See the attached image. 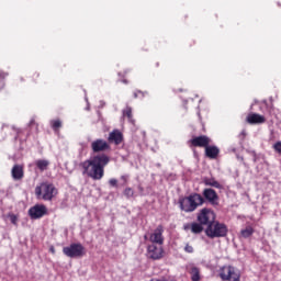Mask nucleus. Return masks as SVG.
Returning <instances> with one entry per match:
<instances>
[{
    "instance_id": "1",
    "label": "nucleus",
    "mask_w": 281,
    "mask_h": 281,
    "mask_svg": "<svg viewBox=\"0 0 281 281\" xmlns=\"http://www.w3.org/2000/svg\"><path fill=\"white\" fill-rule=\"evenodd\" d=\"M90 148L94 156L86 159L79 164L81 175L92 179L93 181H101L105 175V168L111 162V157L105 153H110L111 145L103 138H97L90 143Z\"/></svg>"
},
{
    "instance_id": "2",
    "label": "nucleus",
    "mask_w": 281,
    "mask_h": 281,
    "mask_svg": "<svg viewBox=\"0 0 281 281\" xmlns=\"http://www.w3.org/2000/svg\"><path fill=\"white\" fill-rule=\"evenodd\" d=\"M204 204V198L202 196V194L196 192L190 193L189 195L180 198L178 200L180 211L187 214L195 212L199 207L203 206Z\"/></svg>"
},
{
    "instance_id": "3",
    "label": "nucleus",
    "mask_w": 281,
    "mask_h": 281,
    "mask_svg": "<svg viewBox=\"0 0 281 281\" xmlns=\"http://www.w3.org/2000/svg\"><path fill=\"white\" fill-rule=\"evenodd\" d=\"M36 199L44 202H52L58 195V189L54 183L45 181L35 188Z\"/></svg>"
},
{
    "instance_id": "4",
    "label": "nucleus",
    "mask_w": 281,
    "mask_h": 281,
    "mask_svg": "<svg viewBox=\"0 0 281 281\" xmlns=\"http://www.w3.org/2000/svg\"><path fill=\"white\" fill-rule=\"evenodd\" d=\"M228 234V228L224 223L213 222L205 228V236L210 239L224 238Z\"/></svg>"
},
{
    "instance_id": "5",
    "label": "nucleus",
    "mask_w": 281,
    "mask_h": 281,
    "mask_svg": "<svg viewBox=\"0 0 281 281\" xmlns=\"http://www.w3.org/2000/svg\"><path fill=\"white\" fill-rule=\"evenodd\" d=\"M217 274L222 281H240V272L231 265L222 266Z\"/></svg>"
},
{
    "instance_id": "6",
    "label": "nucleus",
    "mask_w": 281,
    "mask_h": 281,
    "mask_svg": "<svg viewBox=\"0 0 281 281\" xmlns=\"http://www.w3.org/2000/svg\"><path fill=\"white\" fill-rule=\"evenodd\" d=\"M63 252L70 259L82 258L87 255L86 248L80 243H74L63 248Z\"/></svg>"
},
{
    "instance_id": "7",
    "label": "nucleus",
    "mask_w": 281,
    "mask_h": 281,
    "mask_svg": "<svg viewBox=\"0 0 281 281\" xmlns=\"http://www.w3.org/2000/svg\"><path fill=\"white\" fill-rule=\"evenodd\" d=\"M216 220V215L213 210L204 207L196 214V222L203 226L209 227Z\"/></svg>"
},
{
    "instance_id": "8",
    "label": "nucleus",
    "mask_w": 281,
    "mask_h": 281,
    "mask_svg": "<svg viewBox=\"0 0 281 281\" xmlns=\"http://www.w3.org/2000/svg\"><path fill=\"white\" fill-rule=\"evenodd\" d=\"M165 250L162 245L149 244L147 245V259L159 261L164 258Z\"/></svg>"
},
{
    "instance_id": "9",
    "label": "nucleus",
    "mask_w": 281,
    "mask_h": 281,
    "mask_svg": "<svg viewBox=\"0 0 281 281\" xmlns=\"http://www.w3.org/2000/svg\"><path fill=\"white\" fill-rule=\"evenodd\" d=\"M201 196L204 200V202L206 201L210 205L218 206L220 195L214 189L212 188L203 189Z\"/></svg>"
},
{
    "instance_id": "10",
    "label": "nucleus",
    "mask_w": 281,
    "mask_h": 281,
    "mask_svg": "<svg viewBox=\"0 0 281 281\" xmlns=\"http://www.w3.org/2000/svg\"><path fill=\"white\" fill-rule=\"evenodd\" d=\"M48 215V209L45 204H36L32 206L29 211V216L33 221H37Z\"/></svg>"
},
{
    "instance_id": "11",
    "label": "nucleus",
    "mask_w": 281,
    "mask_h": 281,
    "mask_svg": "<svg viewBox=\"0 0 281 281\" xmlns=\"http://www.w3.org/2000/svg\"><path fill=\"white\" fill-rule=\"evenodd\" d=\"M212 144V138L206 135L194 136L189 140V145L193 148H206Z\"/></svg>"
},
{
    "instance_id": "12",
    "label": "nucleus",
    "mask_w": 281,
    "mask_h": 281,
    "mask_svg": "<svg viewBox=\"0 0 281 281\" xmlns=\"http://www.w3.org/2000/svg\"><path fill=\"white\" fill-rule=\"evenodd\" d=\"M164 232H165L164 226L158 225V227L154 229V233L149 235V243H151V245L164 246V243H165Z\"/></svg>"
},
{
    "instance_id": "13",
    "label": "nucleus",
    "mask_w": 281,
    "mask_h": 281,
    "mask_svg": "<svg viewBox=\"0 0 281 281\" xmlns=\"http://www.w3.org/2000/svg\"><path fill=\"white\" fill-rule=\"evenodd\" d=\"M221 149L215 145H207L206 148H204V156L205 158L210 160H216L220 156Z\"/></svg>"
},
{
    "instance_id": "14",
    "label": "nucleus",
    "mask_w": 281,
    "mask_h": 281,
    "mask_svg": "<svg viewBox=\"0 0 281 281\" xmlns=\"http://www.w3.org/2000/svg\"><path fill=\"white\" fill-rule=\"evenodd\" d=\"M123 139H124L123 134L119 130H114L110 132V135L108 136V142H110V144H116V146H120Z\"/></svg>"
},
{
    "instance_id": "15",
    "label": "nucleus",
    "mask_w": 281,
    "mask_h": 281,
    "mask_svg": "<svg viewBox=\"0 0 281 281\" xmlns=\"http://www.w3.org/2000/svg\"><path fill=\"white\" fill-rule=\"evenodd\" d=\"M247 124H265L267 122L263 115L258 113H249L246 117Z\"/></svg>"
},
{
    "instance_id": "16",
    "label": "nucleus",
    "mask_w": 281,
    "mask_h": 281,
    "mask_svg": "<svg viewBox=\"0 0 281 281\" xmlns=\"http://www.w3.org/2000/svg\"><path fill=\"white\" fill-rule=\"evenodd\" d=\"M202 183L204 184V187H210L216 190H223V184L213 177L202 178Z\"/></svg>"
},
{
    "instance_id": "17",
    "label": "nucleus",
    "mask_w": 281,
    "mask_h": 281,
    "mask_svg": "<svg viewBox=\"0 0 281 281\" xmlns=\"http://www.w3.org/2000/svg\"><path fill=\"white\" fill-rule=\"evenodd\" d=\"M12 178L14 181H21L24 179V167L22 165H14L12 169Z\"/></svg>"
},
{
    "instance_id": "18",
    "label": "nucleus",
    "mask_w": 281,
    "mask_h": 281,
    "mask_svg": "<svg viewBox=\"0 0 281 281\" xmlns=\"http://www.w3.org/2000/svg\"><path fill=\"white\" fill-rule=\"evenodd\" d=\"M193 235H200L203 233L204 227L201 223L193 222L187 226H184V229H189Z\"/></svg>"
},
{
    "instance_id": "19",
    "label": "nucleus",
    "mask_w": 281,
    "mask_h": 281,
    "mask_svg": "<svg viewBox=\"0 0 281 281\" xmlns=\"http://www.w3.org/2000/svg\"><path fill=\"white\" fill-rule=\"evenodd\" d=\"M35 166L41 172H45L48 170L50 162L49 160H46V159H38L35 161Z\"/></svg>"
},
{
    "instance_id": "20",
    "label": "nucleus",
    "mask_w": 281,
    "mask_h": 281,
    "mask_svg": "<svg viewBox=\"0 0 281 281\" xmlns=\"http://www.w3.org/2000/svg\"><path fill=\"white\" fill-rule=\"evenodd\" d=\"M255 234V229L252 226H246L240 231V237L244 239L250 238Z\"/></svg>"
},
{
    "instance_id": "21",
    "label": "nucleus",
    "mask_w": 281,
    "mask_h": 281,
    "mask_svg": "<svg viewBox=\"0 0 281 281\" xmlns=\"http://www.w3.org/2000/svg\"><path fill=\"white\" fill-rule=\"evenodd\" d=\"M123 117H126L130 124H135V120L133 119V109L131 106L123 109Z\"/></svg>"
},
{
    "instance_id": "22",
    "label": "nucleus",
    "mask_w": 281,
    "mask_h": 281,
    "mask_svg": "<svg viewBox=\"0 0 281 281\" xmlns=\"http://www.w3.org/2000/svg\"><path fill=\"white\" fill-rule=\"evenodd\" d=\"M190 274H191V281H200L201 280L199 268L192 267Z\"/></svg>"
},
{
    "instance_id": "23",
    "label": "nucleus",
    "mask_w": 281,
    "mask_h": 281,
    "mask_svg": "<svg viewBox=\"0 0 281 281\" xmlns=\"http://www.w3.org/2000/svg\"><path fill=\"white\" fill-rule=\"evenodd\" d=\"M8 72L0 71V91L5 89V78H8Z\"/></svg>"
},
{
    "instance_id": "24",
    "label": "nucleus",
    "mask_w": 281,
    "mask_h": 281,
    "mask_svg": "<svg viewBox=\"0 0 281 281\" xmlns=\"http://www.w3.org/2000/svg\"><path fill=\"white\" fill-rule=\"evenodd\" d=\"M63 123L60 120H54L52 121V128L53 131H55L57 133V131H59V128H61Z\"/></svg>"
},
{
    "instance_id": "25",
    "label": "nucleus",
    "mask_w": 281,
    "mask_h": 281,
    "mask_svg": "<svg viewBox=\"0 0 281 281\" xmlns=\"http://www.w3.org/2000/svg\"><path fill=\"white\" fill-rule=\"evenodd\" d=\"M135 192L132 188H125L123 191V195H125L127 199H132L134 196Z\"/></svg>"
},
{
    "instance_id": "26",
    "label": "nucleus",
    "mask_w": 281,
    "mask_h": 281,
    "mask_svg": "<svg viewBox=\"0 0 281 281\" xmlns=\"http://www.w3.org/2000/svg\"><path fill=\"white\" fill-rule=\"evenodd\" d=\"M8 217L10 218L11 223L14 225V226H18V221H19V216L13 214V213H10L8 215Z\"/></svg>"
},
{
    "instance_id": "27",
    "label": "nucleus",
    "mask_w": 281,
    "mask_h": 281,
    "mask_svg": "<svg viewBox=\"0 0 281 281\" xmlns=\"http://www.w3.org/2000/svg\"><path fill=\"white\" fill-rule=\"evenodd\" d=\"M272 148L276 153H278V155L281 156V140H278L277 143H274L272 145Z\"/></svg>"
},
{
    "instance_id": "28",
    "label": "nucleus",
    "mask_w": 281,
    "mask_h": 281,
    "mask_svg": "<svg viewBox=\"0 0 281 281\" xmlns=\"http://www.w3.org/2000/svg\"><path fill=\"white\" fill-rule=\"evenodd\" d=\"M30 128H31V131L35 130V133H38V124L36 123L35 120H32L30 122Z\"/></svg>"
},
{
    "instance_id": "29",
    "label": "nucleus",
    "mask_w": 281,
    "mask_h": 281,
    "mask_svg": "<svg viewBox=\"0 0 281 281\" xmlns=\"http://www.w3.org/2000/svg\"><path fill=\"white\" fill-rule=\"evenodd\" d=\"M183 251L186 254H193L194 252V248L193 246H191L190 244H186L184 248H183Z\"/></svg>"
},
{
    "instance_id": "30",
    "label": "nucleus",
    "mask_w": 281,
    "mask_h": 281,
    "mask_svg": "<svg viewBox=\"0 0 281 281\" xmlns=\"http://www.w3.org/2000/svg\"><path fill=\"white\" fill-rule=\"evenodd\" d=\"M40 78H41V74L37 72V71H35V72L33 74V76H32L33 82H38Z\"/></svg>"
},
{
    "instance_id": "31",
    "label": "nucleus",
    "mask_w": 281,
    "mask_h": 281,
    "mask_svg": "<svg viewBox=\"0 0 281 281\" xmlns=\"http://www.w3.org/2000/svg\"><path fill=\"white\" fill-rule=\"evenodd\" d=\"M109 183H110V187L117 188V179L112 178L110 179Z\"/></svg>"
},
{
    "instance_id": "32",
    "label": "nucleus",
    "mask_w": 281,
    "mask_h": 281,
    "mask_svg": "<svg viewBox=\"0 0 281 281\" xmlns=\"http://www.w3.org/2000/svg\"><path fill=\"white\" fill-rule=\"evenodd\" d=\"M137 93H138V99H143V98H145V95H146V92H144V91H140V90H137Z\"/></svg>"
},
{
    "instance_id": "33",
    "label": "nucleus",
    "mask_w": 281,
    "mask_h": 281,
    "mask_svg": "<svg viewBox=\"0 0 281 281\" xmlns=\"http://www.w3.org/2000/svg\"><path fill=\"white\" fill-rule=\"evenodd\" d=\"M49 251H50L53 255L56 254V250H55L54 246L50 247Z\"/></svg>"
},
{
    "instance_id": "34",
    "label": "nucleus",
    "mask_w": 281,
    "mask_h": 281,
    "mask_svg": "<svg viewBox=\"0 0 281 281\" xmlns=\"http://www.w3.org/2000/svg\"><path fill=\"white\" fill-rule=\"evenodd\" d=\"M134 98H139V94H138V92H137V90L136 91H134Z\"/></svg>"
},
{
    "instance_id": "35",
    "label": "nucleus",
    "mask_w": 281,
    "mask_h": 281,
    "mask_svg": "<svg viewBox=\"0 0 281 281\" xmlns=\"http://www.w3.org/2000/svg\"><path fill=\"white\" fill-rule=\"evenodd\" d=\"M151 281H167V280H161V279H151Z\"/></svg>"
},
{
    "instance_id": "36",
    "label": "nucleus",
    "mask_w": 281,
    "mask_h": 281,
    "mask_svg": "<svg viewBox=\"0 0 281 281\" xmlns=\"http://www.w3.org/2000/svg\"><path fill=\"white\" fill-rule=\"evenodd\" d=\"M123 82H125V85H128V81H127V80H123Z\"/></svg>"
},
{
    "instance_id": "37",
    "label": "nucleus",
    "mask_w": 281,
    "mask_h": 281,
    "mask_svg": "<svg viewBox=\"0 0 281 281\" xmlns=\"http://www.w3.org/2000/svg\"><path fill=\"white\" fill-rule=\"evenodd\" d=\"M159 65H160L159 63H156V67H159Z\"/></svg>"
},
{
    "instance_id": "38",
    "label": "nucleus",
    "mask_w": 281,
    "mask_h": 281,
    "mask_svg": "<svg viewBox=\"0 0 281 281\" xmlns=\"http://www.w3.org/2000/svg\"><path fill=\"white\" fill-rule=\"evenodd\" d=\"M121 179L125 180V177L123 176V177H121Z\"/></svg>"
},
{
    "instance_id": "39",
    "label": "nucleus",
    "mask_w": 281,
    "mask_h": 281,
    "mask_svg": "<svg viewBox=\"0 0 281 281\" xmlns=\"http://www.w3.org/2000/svg\"><path fill=\"white\" fill-rule=\"evenodd\" d=\"M145 240H147V235H145Z\"/></svg>"
}]
</instances>
